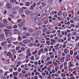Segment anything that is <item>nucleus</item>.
<instances>
[{"instance_id": "f257e3e1", "label": "nucleus", "mask_w": 79, "mask_h": 79, "mask_svg": "<svg viewBox=\"0 0 79 79\" xmlns=\"http://www.w3.org/2000/svg\"><path fill=\"white\" fill-rule=\"evenodd\" d=\"M25 13L26 15H32V11L28 10H26Z\"/></svg>"}, {"instance_id": "f3484780", "label": "nucleus", "mask_w": 79, "mask_h": 79, "mask_svg": "<svg viewBox=\"0 0 79 79\" xmlns=\"http://www.w3.org/2000/svg\"><path fill=\"white\" fill-rule=\"evenodd\" d=\"M38 52V51H37V50H36V51H35L34 52H32V54L33 55H35V54H36Z\"/></svg>"}, {"instance_id": "6e6d98bb", "label": "nucleus", "mask_w": 79, "mask_h": 79, "mask_svg": "<svg viewBox=\"0 0 79 79\" xmlns=\"http://www.w3.org/2000/svg\"><path fill=\"white\" fill-rule=\"evenodd\" d=\"M33 6L35 7V6H36V3L35 2H34L33 4Z\"/></svg>"}, {"instance_id": "338daca9", "label": "nucleus", "mask_w": 79, "mask_h": 79, "mask_svg": "<svg viewBox=\"0 0 79 79\" xmlns=\"http://www.w3.org/2000/svg\"><path fill=\"white\" fill-rule=\"evenodd\" d=\"M27 37L26 36H23L22 37V38L23 39H26V38Z\"/></svg>"}, {"instance_id": "49530a36", "label": "nucleus", "mask_w": 79, "mask_h": 79, "mask_svg": "<svg viewBox=\"0 0 79 79\" xmlns=\"http://www.w3.org/2000/svg\"><path fill=\"white\" fill-rule=\"evenodd\" d=\"M67 58H70L71 56L69 54H68L67 55Z\"/></svg>"}, {"instance_id": "f03ea898", "label": "nucleus", "mask_w": 79, "mask_h": 79, "mask_svg": "<svg viewBox=\"0 0 79 79\" xmlns=\"http://www.w3.org/2000/svg\"><path fill=\"white\" fill-rule=\"evenodd\" d=\"M12 40L13 39L11 38H9L6 39V40L8 44H11V41H12Z\"/></svg>"}, {"instance_id": "9d476101", "label": "nucleus", "mask_w": 79, "mask_h": 79, "mask_svg": "<svg viewBox=\"0 0 79 79\" xmlns=\"http://www.w3.org/2000/svg\"><path fill=\"white\" fill-rule=\"evenodd\" d=\"M30 5V2H27L25 4V6H29Z\"/></svg>"}, {"instance_id": "2f4dec72", "label": "nucleus", "mask_w": 79, "mask_h": 79, "mask_svg": "<svg viewBox=\"0 0 79 79\" xmlns=\"http://www.w3.org/2000/svg\"><path fill=\"white\" fill-rule=\"evenodd\" d=\"M7 29H12V27L11 26H7Z\"/></svg>"}, {"instance_id": "dca6fc26", "label": "nucleus", "mask_w": 79, "mask_h": 79, "mask_svg": "<svg viewBox=\"0 0 79 79\" xmlns=\"http://www.w3.org/2000/svg\"><path fill=\"white\" fill-rule=\"evenodd\" d=\"M41 43H42V44H45V40L44 39L41 40Z\"/></svg>"}, {"instance_id": "052dcab7", "label": "nucleus", "mask_w": 79, "mask_h": 79, "mask_svg": "<svg viewBox=\"0 0 79 79\" xmlns=\"http://www.w3.org/2000/svg\"><path fill=\"white\" fill-rule=\"evenodd\" d=\"M11 46H12V44H10L8 45V47H11Z\"/></svg>"}, {"instance_id": "c85d7f7f", "label": "nucleus", "mask_w": 79, "mask_h": 79, "mask_svg": "<svg viewBox=\"0 0 79 79\" xmlns=\"http://www.w3.org/2000/svg\"><path fill=\"white\" fill-rule=\"evenodd\" d=\"M61 76L62 77H65V74L64 73H62L61 74Z\"/></svg>"}, {"instance_id": "20e7f679", "label": "nucleus", "mask_w": 79, "mask_h": 79, "mask_svg": "<svg viewBox=\"0 0 79 79\" xmlns=\"http://www.w3.org/2000/svg\"><path fill=\"white\" fill-rule=\"evenodd\" d=\"M39 21H40V18L39 17L36 18L34 20V22L35 23H39Z\"/></svg>"}, {"instance_id": "a19ab883", "label": "nucleus", "mask_w": 79, "mask_h": 79, "mask_svg": "<svg viewBox=\"0 0 79 79\" xmlns=\"http://www.w3.org/2000/svg\"><path fill=\"white\" fill-rule=\"evenodd\" d=\"M13 27L14 29H16V28H17V27H18V25H14Z\"/></svg>"}, {"instance_id": "4468645a", "label": "nucleus", "mask_w": 79, "mask_h": 79, "mask_svg": "<svg viewBox=\"0 0 79 79\" xmlns=\"http://www.w3.org/2000/svg\"><path fill=\"white\" fill-rule=\"evenodd\" d=\"M33 34H35V36H37V35H38L39 34L38 32H36V33L34 32H33Z\"/></svg>"}, {"instance_id": "680f3d73", "label": "nucleus", "mask_w": 79, "mask_h": 79, "mask_svg": "<svg viewBox=\"0 0 79 79\" xmlns=\"http://www.w3.org/2000/svg\"><path fill=\"white\" fill-rule=\"evenodd\" d=\"M21 71V68H19L18 69V72H20Z\"/></svg>"}, {"instance_id": "de8ad7c7", "label": "nucleus", "mask_w": 79, "mask_h": 79, "mask_svg": "<svg viewBox=\"0 0 79 79\" xmlns=\"http://www.w3.org/2000/svg\"><path fill=\"white\" fill-rule=\"evenodd\" d=\"M60 61H61V62L62 63H63V62H64V59L61 58L60 59Z\"/></svg>"}, {"instance_id": "ea45409f", "label": "nucleus", "mask_w": 79, "mask_h": 79, "mask_svg": "<svg viewBox=\"0 0 79 79\" xmlns=\"http://www.w3.org/2000/svg\"><path fill=\"white\" fill-rule=\"evenodd\" d=\"M20 48L19 46H17L16 47V49L17 50H19Z\"/></svg>"}, {"instance_id": "3c124183", "label": "nucleus", "mask_w": 79, "mask_h": 79, "mask_svg": "<svg viewBox=\"0 0 79 79\" xmlns=\"http://www.w3.org/2000/svg\"><path fill=\"white\" fill-rule=\"evenodd\" d=\"M69 71L70 72H73V69L71 68L69 69Z\"/></svg>"}, {"instance_id": "5fc2aeb1", "label": "nucleus", "mask_w": 79, "mask_h": 79, "mask_svg": "<svg viewBox=\"0 0 79 79\" xmlns=\"http://www.w3.org/2000/svg\"><path fill=\"white\" fill-rule=\"evenodd\" d=\"M43 31H44V32H47V28H44L43 30Z\"/></svg>"}, {"instance_id": "8fccbe9b", "label": "nucleus", "mask_w": 79, "mask_h": 79, "mask_svg": "<svg viewBox=\"0 0 79 79\" xmlns=\"http://www.w3.org/2000/svg\"><path fill=\"white\" fill-rule=\"evenodd\" d=\"M40 3H41V2L40 1V2L37 3L36 5H40Z\"/></svg>"}, {"instance_id": "a878e982", "label": "nucleus", "mask_w": 79, "mask_h": 79, "mask_svg": "<svg viewBox=\"0 0 79 79\" xmlns=\"http://www.w3.org/2000/svg\"><path fill=\"white\" fill-rule=\"evenodd\" d=\"M46 43L48 45H50V41H47L46 42Z\"/></svg>"}, {"instance_id": "37998d69", "label": "nucleus", "mask_w": 79, "mask_h": 79, "mask_svg": "<svg viewBox=\"0 0 79 79\" xmlns=\"http://www.w3.org/2000/svg\"><path fill=\"white\" fill-rule=\"evenodd\" d=\"M4 25L3 24V23H1L0 24V27H3Z\"/></svg>"}, {"instance_id": "cd10ccee", "label": "nucleus", "mask_w": 79, "mask_h": 79, "mask_svg": "<svg viewBox=\"0 0 79 79\" xmlns=\"http://www.w3.org/2000/svg\"><path fill=\"white\" fill-rule=\"evenodd\" d=\"M34 6L33 5H31V10H34Z\"/></svg>"}, {"instance_id": "412c9836", "label": "nucleus", "mask_w": 79, "mask_h": 79, "mask_svg": "<svg viewBox=\"0 0 79 79\" xmlns=\"http://www.w3.org/2000/svg\"><path fill=\"white\" fill-rule=\"evenodd\" d=\"M50 10V7H47L46 8V10L47 11H49Z\"/></svg>"}, {"instance_id": "423d86ee", "label": "nucleus", "mask_w": 79, "mask_h": 79, "mask_svg": "<svg viewBox=\"0 0 79 79\" xmlns=\"http://www.w3.org/2000/svg\"><path fill=\"white\" fill-rule=\"evenodd\" d=\"M36 17H37V13L32 15L31 16V18L32 19H35V18H36Z\"/></svg>"}, {"instance_id": "39448f33", "label": "nucleus", "mask_w": 79, "mask_h": 79, "mask_svg": "<svg viewBox=\"0 0 79 79\" xmlns=\"http://www.w3.org/2000/svg\"><path fill=\"white\" fill-rule=\"evenodd\" d=\"M19 2H20V0H15L14 4H15V5H19Z\"/></svg>"}, {"instance_id": "0e129e2a", "label": "nucleus", "mask_w": 79, "mask_h": 79, "mask_svg": "<svg viewBox=\"0 0 79 79\" xmlns=\"http://www.w3.org/2000/svg\"><path fill=\"white\" fill-rule=\"evenodd\" d=\"M44 51L46 52H48V49H47V48H45L44 49Z\"/></svg>"}, {"instance_id": "9b49d317", "label": "nucleus", "mask_w": 79, "mask_h": 79, "mask_svg": "<svg viewBox=\"0 0 79 79\" xmlns=\"http://www.w3.org/2000/svg\"><path fill=\"white\" fill-rule=\"evenodd\" d=\"M23 42L24 44H27L28 43V40L26 39L23 40Z\"/></svg>"}, {"instance_id": "1a4fd4ad", "label": "nucleus", "mask_w": 79, "mask_h": 79, "mask_svg": "<svg viewBox=\"0 0 79 79\" xmlns=\"http://www.w3.org/2000/svg\"><path fill=\"white\" fill-rule=\"evenodd\" d=\"M52 64H54V66H56V67H57V66H58V64L57 63L54 61L52 62Z\"/></svg>"}, {"instance_id": "7ed1b4c3", "label": "nucleus", "mask_w": 79, "mask_h": 79, "mask_svg": "<svg viewBox=\"0 0 79 79\" xmlns=\"http://www.w3.org/2000/svg\"><path fill=\"white\" fill-rule=\"evenodd\" d=\"M0 38L2 40H5V35L3 34H0Z\"/></svg>"}, {"instance_id": "c9c22d12", "label": "nucleus", "mask_w": 79, "mask_h": 79, "mask_svg": "<svg viewBox=\"0 0 79 79\" xmlns=\"http://www.w3.org/2000/svg\"><path fill=\"white\" fill-rule=\"evenodd\" d=\"M18 41H16V42H13V44H15V45H16L17 44H18Z\"/></svg>"}, {"instance_id": "69168bd1", "label": "nucleus", "mask_w": 79, "mask_h": 79, "mask_svg": "<svg viewBox=\"0 0 79 79\" xmlns=\"http://www.w3.org/2000/svg\"><path fill=\"white\" fill-rule=\"evenodd\" d=\"M71 26L72 27H74L75 26L74 24H71Z\"/></svg>"}, {"instance_id": "bb28decb", "label": "nucleus", "mask_w": 79, "mask_h": 79, "mask_svg": "<svg viewBox=\"0 0 79 79\" xmlns=\"http://www.w3.org/2000/svg\"><path fill=\"white\" fill-rule=\"evenodd\" d=\"M76 59L77 60H79V55H77L75 57Z\"/></svg>"}, {"instance_id": "4be33fe9", "label": "nucleus", "mask_w": 79, "mask_h": 79, "mask_svg": "<svg viewBox=\"0 0 79 79\" xmlns=\"http://www.w3.org/2000/svg\"><path fill=\"white\" fill-rule=\"evenodd\" d=\"M44 72L45 73L46 75H48V74H49L48 72V71H47V70L44 71Z\"/></svg>"}, {"instance_id": "72a5a7b5", "label": "nucleus", "mask_w": 79, "mask_h": 79, "mask_svg": "<svg viewBox=\"0 0 79 79\" xmlns=\"http://www.w3.org/2000/svg\"><path fill=\"white\" fill-rule=\"evenodd\" d=\"M70 54L71 55H73V50H71L70 51Z\"/></svg>"}, {"instance_id": "6ab92c4d", "label": "nucleus", "mask_w": 79, "mask_h": 79, "mask_svg": "<svg viewBox=\"0 0 79 79\" xmlns=\"http://www.w3.org/2000/svg\"><path fill=\"white\" fill-rule=\"evenodd\" d=\"M70 60H71V57H67L66 61H70Z\"/></svg>"}, {"instance_id": "2eb2a0df", "label": "nucleus", "mask_w": 79, "mask_h": 79, "mask_svg": "<svg viewBox=\"0 0 79 79\" xmlns=\"http://www.w3.org/2000/svg\"><path fill=\"white\" fill-rule=\"evenodd\" d=\"M59 69V67L58 66L56 67L55 69L56 72H57L58 71V69Z\"/></svg>"}, {"instance_id": "7c9ffc66", "label": "nucleus", "mask_w": 79, "mask_h": 79, "mask_svg": "<svg viewBox=\"0 0 79 79\" xmlns=\"http://www.w3.org/2000/svg\"><path fill=\"white\" fill-rule=\"evenodd\" d=\"M31 52V49L30 48H28L27 53H30Z\"/></svg>"}, {"instance_id": "4c0bfd02", "label": "nucleus", "mask_w": 79, "mask_h": 79, "mask_svg": "<svg viewBox=\"0 0 79 79\" xmlns=\"http://www.w3.org/2000/svg\"><path fill=\"white\" fill-rule=\"evenodd\" d=\"M51 16H52V15H54V11H52L50 13Z\"/></svg>"}, {"instance_id": "e433bc0d", "label": "nucleus", "mask_w": 79, "mask_h": 79, "mask_svg": "<svg viewBox=\"0 0 79 79\" xmlns=\"http://www.w3.org/2000/svg\"><path fill=\"white\" fill-rule=\"evenodd\" d=\"M34 56H32L31 58V60H34Z\"/></svg>"}, {"instance_id": "79ce46f5", "label": "nucleus", "mask_w": 79, "mask_h": 79, "mask_svg": "<svg viewBox=\"0 0 79 79\" xmlns=\"http://www.w3.org/2000/svg\"><path fill=\"white\" fill-rule=\"evenodd\" d=\"M39 77L40 79H43V78H44V77L42 76L41 75H39Z\"/></svg>"}, {"instance_id": "6e6552de", "label": "nucleus", "mask_w": 79, "mask_h": 79, "mask_svg": "<svg viewBox=\"0 0 79 79\" xmlns=\"http://www.w3.org/2000/svg\"><path fill=\"white\" fill-rule=\"evenodd\" d=\"M11 4H10V3H7L6 5V8L8 9L10 8L11 7Z\"/></svg>"}, {"instance_id": "473e14b6", "label": "nucleus", "mask_w": 79, "mask_h": 79, "mask_svg": "<svg viewBox=\"0 0 79 79\" xmlns=\"http://www.w3.org/2000/svg\"><path fill=\"white\" fill-rule=\"evenodd\" d=\"M24 24H25V21H23L21 23L22 25V26H24Z\"/></svg>"}, {"instance_id": "09e8293b", "label": "nucleus", "mask_w": 79, "mask_h": 79, "mask_svg": "<svg viewBox=\"0 0 79 79\" xmlns=\"http://www.w3.org/2000/svg\"><path fill=\"white\" fill-rule=\"evenodd\" d=\"M30 45V47H33V44L32 43H31L29 44Z\"/></svg>"}, {"instance_id": "ddd939ff", "label": "nucleus", "mask_w": 79, "mask_h": 79, "mask_svg": "<svg viewBox=\"0 0 79 79\" xmlns=\"http://www.w3.org/2000/svg\"><path fill=\"white\" fill-rule=\"evenodd\" d=\"M18 40L19 41H21V40H22V38L21 36H19L18 37Z\"/></svg>"}, {"instance_id": "b1692460", "label": "nucleus", "mask_w": 79, "mask_h": 79, "mask_svg": "<svg viewBox=\"0 0 79 79\" xmlns=\"http://www.w3.org/2000/svg\"><path fill=\"white\" fill-rule=\"evenodd\" d=\"M3 22L4 23H8V21H7V20L6 19H4L3 20Z\"/></svg>"}, {"instance_id": "393cba45", "label": "nucleus", "mask_w": 79, "mask_h": 79, "mask_svg": "<svg viewBox=\"0 0 79 79\" xmlns=\"http://www.w3.org/2000/svg\"><path fill=\"white\" fill-rule=\"evenodd\" d=\"M64 52L65 53H66V54L67 53H68V49L66 48H65L64 50Z\"/></svg>"}, {"instance_id": "774afa93", "label": "nucleus", "mask_w": 79, "mask_h": 79, "mask_svg": "<svg viewBox=\"0 0 79 79\" xmlns=\"http://www.w3.org/2000/svg\"><path fill=\"white\" fill-rule=\"evenodd\" d=\"M70 79H75V78L74 77H72L70 78Z\"/></svg>"}, {"instance_id": "58836bf2", "label": "nucleus", "mask_w": 79, "mask_h": 79, "mask_svg": "<svg viewBox=\"0 0 79 79\" xmlns=\"http://www.w3.org/2000/svg\"><path fill=\"white\" fill-rule=\"evenodd\" d=\"M42 7H44V6H45V3H44V2H43L42 3Z\"/></svg>"}, {"instance_id": "a211bd4d", "label": "nucleus", "mask_w": 79, "mask_h": 79, "mask_svg": "<svg viewBox=\"0 0 79 79\" xmlns=\"http://www.w3.org/2000/svg\"><path fill=\"white\" fill-rule=\"evenodd\" d=\"M63 16L64 17H66L67 16V13L66 12H64L63 13Z\"/></svg>"}, {"instance_id": "4d7b16f0", "label": "nucleus", "mask_w": 79, "mask_h": 79, "mask_svg": "<svg viewBox=\"0 0 79 79\" xmlns=\"http://www.w3.org/2000/svg\"><path fill=\"white\" fill-rule=\"evenodd\" d=\"M38 74H40V73L39 72H36L35 73V76H37V75Z\"/></svg>"}, {"instance_id": "c03bdc74", "label": "nucleus", "mask_w": 79, "mask_h": 79, "mask_svg": "<svg viewBox=\"0 0 79 79\" xmlns=\"http://www.w3.org/2000/svg\"><path fill=\"white\" fill-rule=\"evenodd\" d=\"M21 20H22V19H19L17 20V22L18 23H21Z\"/></svg>"}, {"instance_id": "c756f323", "label": "nucleus", "mask_w": 79, "mask_h": 79, "mask_svg": "<svg viewBox=\"0 0 79 79\" xmlns=\"http://www.w3.org/2000/svg\"><path fill=\"white\" fill-rule=\"evenodd\" d=\"M29 31L30 32H34V30H33V29L31 28L29 30Z\"/></svg>"}, {"instance_id": "f704fd0d", "label": "nucleus", "mask_w": 79, "mask_h": 79, "mask_svg": "<svg viewBox=\"0 0 79 79\" xmlns=\"http://www.w3.org/2000/svg\"><path fill=\"white\" fill-rule=\"evenodd\" d=\"M11 55V54L10 52H9L7 53V56H10Z\"/></svg>"}, {"instance_id": "603ef678", "label": "nucleus", "mask_w": 79, "mask_h": 79, "mask_svg": "<svg viewBox=\"0 0 79 79\" xmlns=\"http://www.w3.org/2000/svg\"><path fill=\"white\" fill-rule=\"evenodd\" d=\"M77 54V52H75L73 54V56H76Z\"/></svg>"}, {"instance_id": "aec40b11", "label": "nucleus", "mask_w": 79, "mask_h": 79, "mask_svg": "<svg viewBox=\"0 0 79 79\" xmlns=\"http://www.w3.org/2000/svg\"><path fill=\"white\" fill-rule=\"evenodd\" d=\"M42 13L44 15H45L46 13H47V12H46V11L45 10H44L42 11Z\"/></svg>"}, {"instance_id": "a18cd8bd", "label": "nucleus", "mask_w": 79, "mask_h": 79, "mask_svg": "<svg viewBox=\"0 0 79 79\" xmlns=\"http://www.w3.org/2000/svg\"><path fill=\"white\" fill-rule=\"evenodd\" d=\"M15 0H10V2H11V3H13V4H14V3H15Z\"/></svg>"}, {"instance_id": "5701e85b", "label": "nucleus", "mask_w": 79, "mask_h": 79, "mask_svg": "<svg viewBox=\"0 0 79 79\" xmlns=\"http://www.w3.org/2000/svg\"><path fill=\"white\" fill-rule=\"evenodd\" d=\"M39 58H40V56L39 55H36V58L37 60H38L39 59Z\"/></svg>"}, {"instance_id": "f8f14e48", "label": "nucleus", "mask_w": 79, "mask_h": 79, "mask_svg": "<svg viewBox=\"0 0 79 79\" xmlns=\"http://www.w3.org/2000/svg\"><path fill=\"white\" fill-rule=\"evenodd\" d=\"M48 23V20H45L44 21V24H47Z\"/></svg>"}, {"instance_id": "864d4df0", "label": "nucleus", "mask_w": 79, "mask_h": 79, "mask_svg": "<svg viewBox=\"0 0 79 79\" xmlns=\"http://www.w3.org/2000/svg\"><path fill=\"white\" fill-rule=\"evenodd\" d=\"M21 62H18L17 63V64L18 65H20V64H21Z\"/></svg>"}, {"instance_id": "0eeeda50", "label": "nucleus", "mask_w": 79, "mask_h": 79, "mask_svg": "<svg viewBox=\"0 0 79 79\" xmlns=\"http://www.w3.org/2000/svg\"><path fill=\"white\" fill-rule=\"evenodd\" d=\"M5 31H6V32H7V33H8V34H10V35H12L11 34V31L10 30H7L6 29L5 30Z\"/></svg>"}, {"instance_id": "13d9d810", "label": "nucleus", "mask_w": 79, "mask_h": 79, "mask_svg": "<svg viewBox=\"0 0 79 79\" xmlns=\"http://www.w3.org/2000/svg\"><path fill=\"white\" fill-rule=\"evenodd\" d=\"M43 24V23L42 22L40 23H39L38 25H39V26H41Z\"/></svg>"}, {"instance_id": "bf43d9fd", "label": "nucleus", "mask_w": 79, "mask_h": 79, "mask_svg": "<svg viewBox=\"0 0 79 79\" xmlns=\"http://www.w3.org/2000/svg\"><path fill=\"white\" fill-rule=\"evenodd\" d=\"M40 27L39 28L36 27L35 28V29H36V30H39V29H40Z\"/></svg>"}, {"instance_id": "e2e57ef3", "label": "nucleus", "mask_w": 79, "mask_h": 79, "mask_svg": "<svg viewBox=\"0 0 79 79\" xmlns=\"http://www.w3.org/2000/svg\"><path fill=\"white\" fill-rule=\"evenodd\" d=\"M27 53L28 56H31V53L30 52Z\"/></svg>"}]
</instances>
